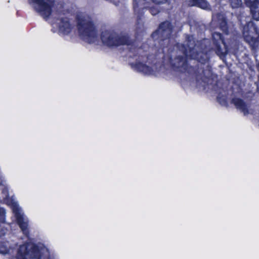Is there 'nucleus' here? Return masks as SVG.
<instances>
[{"label":"nucleus","instance_id":"9d476101","mask_svg":"<svg viewBox=\"0 0 259 259\" xmlns=\"http://www.w3.org/2000/svg\"><path fill=\"white\" fill-rule=\"evenodd\" d=\"M212 23H217L220 29L226 34L229 33L227 19L222 13H217L212 17Z\"/></svg>","mask_w":259,"mask_h":259},{"label":"nucleus","instance_id":"aec40b11","mask_svg":"<svg viewBox=\"0 0 259 259\" xmlns=\"http://www.w3.org/2000/svg\"><path fill=\"white\" fill-rule=\"evenodd\" d=\"M5 209L3 207H0V222L4 223L5 221Z\"/></svg>","mask_w":259,"mask_h":259},{"label":"nucleus","instance_id":"2eb2a0df","mask_svg":"<svg viewBox=\"0 0 259 259\" xmlns=\"http://www.w3.org/2000/svg\"><path fill=\"white\" fill-rule=\"evenodd\" d=\"M14 211L15 212L16 220L18 225H19L20 228L22 230V231L25 233L26 232H28V224L26 222H24L23 217L22 215H21L18 211V210L14 209Z\"/></svg>","mask_w":259,"mask_h":259},{"label":"nucleus","instance_id":"f3484780","mask_svg":"<svg viewBox=\"0 0 259 259\" xmlns=\"http://www.w3.org/2000/svg\"><path fill=\"white\" fill-rule=\"evenodd\" d=\"M191 5H196L203 9H208L209 8V5L205 0H191Z\"/></svg>","mask_w":259,"mask_h":259},{"label":"nucleus","instance_id":"f257e3e1","mask_svg":"<svg viewBox=\"0 0 259 259\" xmlns=\"http://www.w3.org/2000/svg\"><path fill=\"white\" fill-rule=\"evenodd\" d=\"M176 48L182 51L187 58L196 60L201 64H205L208 60L205 42L195 40L192 35H187L185 43L178 44Z\"/></svg>","mask_w":259,"mask_h":259},{"label":"nucleus","instance_id":"f03ea898","mask_svg":"<svg viewBox=\"0 0 259 259\" xmlns=\"http://www.w3.org/2000/svg\"><path fill=\"white\" fill-rule=\"evenodd\" d=\"M76 21L78 34L82 40L89 44L97 40V30L90 17L77 14Z\"/></svg>","mask_w":259,"mask_h":259},{"label":"nucleus","instance_id":"6ab92c4d","mask_svg":"<svg viewBox=\"0 0 259 259\" xmlns=\"http://www.w3.org/2000/svg\"><path fill=\"white\" fill-rule=\"evenodd\" d=\"M217 100L221 105L224 106L227 105L226 97L225 96L219 94L217 97Z\"/></svg>","mask_w":259,"mask_h":259},{"label":"nucleus","instance_id":"20e7f679","mask_svg":"<svg viewBox=\"0 0 259 259\" xmlns=\"http://www.w3.org/2000/svg\"><path fill=\"white\" fill-rule=\"evenodd\" d=\"M100 38L103 44L109 47L130 45L132 42L127 35L119 34L113 30L103 31L101 33Z\"/></svg>","mask_w":259,"mask_h":259},{"label":"nucleus","instance_id":"f8f14e48","mask_svg":"<svg viewBox=\"0 0 259 259\" xmlns=\"http://www.w3.org/2000/svg\"><path fill=\"white\" fill-rule=\"evenodd\" d=\"M231 103L235 106L237 109L240 110L244 115H246L250 113L248 106L243 100L235 98L232 99Z\"/></svg>","mask_w":259,"mask_h":259},{"label":"nucleus","instance_id":"423d86ee","mask_svg":"<svg viewBox=\"0 0 259 259\" xmlns=\"http://www.w3.org/2000/svg\"><path fill=\"white\" fill-rule=\"evenodd\" d=\"M186 56L182 51L177 48L175 55L170 58V64L175 69L180 71L186 70L187 67V62Z\"/></svg>","mask_w":259,"mask_h":259},{"label":"nucleus","instance_id":"1a4fd4ad","mask_svg":"<svg viewBox=\"0 0 259 259\" xmlns=\"http://www.w3.org/2000/svg\"><path fill=\"white\" fill-rule=\"evenodd\" d=\"M56 25L58 27V32L63 35H68L69 34L73 27L69 19L66 17L58 19Z\"/></svg>","mask_w":259,"mask_h":259},{"label":"nucleus","instance_id":"0eeeda50","mask_svg":"<svg viewBox=\"0 0 259 259\" xmlns=\"http://www.w3.org/2000/svg\"><path fill=\"white\" fill-rule=\"evenodd\" d=\"M130 65L133 69L144 74L150 75L154 72L152 67L147 64L143 58H139L135 62L130 63Z\"/></svg>","mask_w":259,"mask_h":259},{"label":"nucleus","instance_id":"6e6552de","mask_svg":"<svg viewBox=\"0 0 259 259\" xmlns=\"http://www.w3.org/2000/svg\"><path fill=\"white\" fill-rule=\"evenodd\" d=\"M174 27L171 22L165 21L161 23L157 30L158 36L162 40L168 39L173 31Z\"/></svg>","mask_w":259,"mask_h":259},{"label":"nucleus","instance_id":"a211bd4d","mask_svg":"<svg viewBox=\"0 0 259 259\" xmlns=\"http://www.w3.org/2000/svg\"><path fill=\"white\" fill-rule=\"evenodd\" d=\"M230 4L233 8H238L242 5V0H229Z\"/></svg>","mask_w":259,"mask_h":259},{"label":"nucleus","instance_id":"39448f33","mask_svg":"<svg viewBox=\"0 0 259 259\" xmlns=\"http://www.w3.org/2000/svg\"><path fill=\"white\" fill-rule=\"evenodd\" d=\"M16 259H41L39 246L35 243L26 242L20 245L17 250Z\"/></svg>","mask_w":259,"mask_h":259},{"label":"nucleus","instance_id":"dca6fc26","mask_svg":"<svg viewBox=\"0 0 259 259\" xmlns=\"http://www.w3.org/2000/svg\"><path fill=\"white\" fill-rule=\"evenodd\" d=\"M147 4L148 3H146L145 5V6H147L146 8L142 9L141 6H138L137 5H136L135 4V3H134V8L135 12L136 13H137V14L139 15L140 14L141 11H142L144 9H146V10L148 11L153 15H155L158 13V11L157 9H155V8H153V7H149L147 5Z\"/></svg>","mask_w":259,"mask_h":259},{"label":"nucleus","instance_id":"9b49d317","mask_svg":"<svg viewBox=\"0 0 259 259\" xmlns=\"http://www.w3.org/2000/svg\"><path fill=\"white\" fill-rule=\"evenodd\" d=\"M212 41L216 48V53L219 56L224 54V50L222 48L221 45L224 46V41L221 33L214 32L212 34Z\"/></svg>","mask_w":259,"mask_h":259},{"label":"nucleus","instance_id":"ddd939ff","mask_svg":"<svg viewBox=\"0 0 259 259\" xmlns=\"http://www.w3.org/2000/svg\"><path fill=\"white\" fill-rule=\"evenodd\" d=\"M252 29L254 31H256V28L254 27L252 23L249 22L244 26L243 30V36L245 39L249 42H253L254 38L251 34V32L249 29Z\"/></svg>","mask_w":259,"mask_h":259},{"label":"nucleus","instance_id":"412c9836","mask_svg":"<svg viewBox=\"0 0 259 259\" xmlns=\"http://www.w3.org/2000/svg\"><path fill=\"white\" fill-rule=\"evenodd\" d=\"M0 253H6V251H3V250H0Z\"/></svg>","mask_w":259,"mask_h":259},{"label":"nucleus","instance_id":"4468645a","mask_svg":"<svg viewBox=\"0 0 259 259\" xmlns=\"http://www.w3.org/2000/svg\"><path fill=\"white\" fill-rule=\"evenodd\" d=\"M249 7L253 19L259 21V0L251 2Z\"/></svg>","mask_w":259,"mask_h":259},{"label":"nucleus","instance_id":"7ed1b4c3","mask_svg":"<svg viewBox=\"0 0 259 259\" xmlns=\"http://www.w3.org/2000/svg\"><path fill=\"white\" fill-rule=\"evenodd\" d=\"M33 9L44 18H48L53 10L61 12L64 5L56 0H28Z\"/></svg>","mask_w":259,"mask_h":259}]
</instances>
